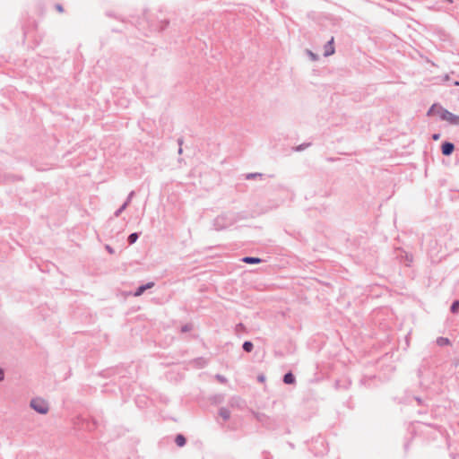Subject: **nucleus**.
<instances>
[{
    "instance_id": "nucleus-1",
    "label": "nucleus",
    "mask_w": 459,
    "mask_h": 459,
    "mask_svg": "<svg viewBox=\"0 0 459 459\" xmlns=\"http://www.w3.org/2000/svg\"><path fill=\"white\" fill-rule=\"evenodd\" d=\"M434 114H437L441 120L447 121L450 125L459 126V116L448 111L440 105L433 104L429 108L428 116Z\"/></svg>"
},
{
    "instance_id": "nucleus-2",
    "label": "nucleus",
    "mask_w": 459,
    "mask_h": 459,
    "mask_svg": "<svg viewBox=\"0 0 459 459\" xmlns=\"http://www.w3.org/2000/svg\"><path fill=\"white\" fill-rule=\"evenodd\" d=\"M236 221L235 217L232 214L223 213L217 216L213 221V227L216 230H222Z\"/></svg>"
},
{
    "instance_id": "nucleus-3",
    "label": "nucleus",
    "mask_w": 459,
    "mask_h": 459,
    "mask_svg": "<svg viewBox=\"0 0 459 459\" xmlns=\"http://www.w3.org/2000/svg\"><path fill=\"white\" fill-rule=\"evenodd\" d=\"M30 406L40 414H47L49 407L48 403L42 398H33L30 403Z\"/></svg>"
},
{
    "instance_id": "nucleus-4",
    "label": "nucleus",
    "mask_w": 459,
    "mask_h": 459,
    "mask_svg": "<svg viewBox=\"0 0 459 459\" xmlns=\"http://www.w3.org/2000/svg\"><path fill=\"white\" fill-rule=\"evenodd\" d=\"M455 151V144L451 142H444L441 145L442 154L450 156Z\"/></svg>"
},
{
    "instance_id": "nucleus-5",
    "label": "nucleus",
    "mask_w": 459,
    "mask_h": 459,
    "mask_svg": "<svg viewBox=\"0 0 459 459\" xmlns=\"http://www.w3.org/2000/svg\"><path fill=\"white\" fill-rule=\"evenodd\" d=\"M334 53V47H333V38H332L325 45V56H329Z\"/></svg>"
},
{
    "instance_id": "nucleus-6",
    "label": "nucleus",
    "mask_w": 459,
    "mask_h": 459,
    "mask_svg": "<svg viewBox=\"0 0 459 459\" xmlns=\"http://www.w3.org/2000/svg\"><path fill=\"white\" fill-rule=\"evenodd\" d=\"M153 286H154V282H148V283H146V284L141 285V286H139V287L136 289V290H135V292H134V295L135 297H139V296H141L142 294H143V292H144L146 290L151 289V288H152Z\"/></svg>"
},
{
    "instance_id": "nucleus-7",
    "label": "nucleus",
    "mask_w": 459,
    "mask_h": 459,
    "mask_svg": "<svg viewBox=\"0 0 459 459\" xmlns=\"http://www.w3.org/2000/svg\"><path fill=\"white\" fill-rule=\"evenodd\" d=\"M296 381L295 376L291 372H288L283 376V382L286 385H292Z\"/></svg>"
},
{
    "instance_id": "nucleus-8",
    "label": "nucleus",
    "mask_w": 459,
    "mask_h": 459,
    "mask_svg": "<svg viewBox=\"0 0 459 459\" xmlns=\"http://www.w3.org/2000/svg\"><path fill=\"white\" fill-rule=\"evenodd\" d=\"M242 261L246 264H259L262 260L258 257L245 256L242 258Z\"/></svg>"
},
{
    "instance_id": "nucleus-9",
    "label": "nucleus",
    "mask_w": 459,
    "mask_h": 459,
    "mask_svg": "<svg viewBox=\"0 0 459 459\" xmlns=\"http://www.w3.org/2000/svg\"><path fill=\"white\" fill-rule=\"evenodd\" d=\"M219 415L224 420H228L230 417V411L227 408L221 407L219 410Z\"/></svg>"
},
{
    "instance_id": "nucleus-10",
    "label": "nucleus",
    "mask_w": 459,
    "mask_h": 459,
    "mask_svg": "<svg viewBox=\"0 0 459 459\" xmlns=\"http://www.w3.org/2000/svg\"><path fill=\"white\" fill-rule=\"evenodd\" d=\"M175 442L178 446H184L186 443V437L182 434H178L175 438Z\"/></svg>"
},
{
    "instance_id": "nucleus-11",
    "label": "nucleus",
    "mask_w": 459,
    "mask_h": 459,
    "mask_svg": "<svg viewBox=\"0 0 459 459\" xmlns=\"http://www.w3.org/2000/svg\"><path fill=\"white\" fill-rule=\"evenodd\" d=\"M242 348L246 352H251L254 349V344L250 341H246L244 342Z\"/></svg>"
},
{
    "instance_id": "nucleus-12",
    "label": "nucleus",
    "mask_w": 459,
    "mask_h": 459,
    "mask_svg": "<svg viewBox=\"0 0 459 459\" xmlns=\"http://www.w3.org/2000/svg\"><path fill=\"white\" fill-rule=\"evenodd\" d=\"M139 236H140V233H138V232L131 233V234L128 236V238H127V241H128V243H129L130 245H132V244L135 243V242L137 241V239H138Z\"/></svg>"
},
{
    "instance_id": "nucleus-13",
    "label": "nucleus",
    "mask_w": 459,
    "mask_h": 459,
    "mask_svg": "<svg viewBox=\"0 0 459 459\" xmlns=\"http://www.w3.org/2000/svg\"><path fill=\"white\" fill-rule=\"evenodd\" d=\"M437 345L439 346H445V345H448L450 344V341L448 338H445V337H438L437 339Z\"/></svg>"
},
{
    "instance_id": "nucleus-14",
    "label": "nucleus",
    "mask_w": 459,
    "mask_h": 459,
    "mask_svg": "<svg viewBox=\"0 0 459 459\" xmlns=\"http://www.w3.org/2000/svg\"><path fill=\"white\" fill-rule=\"evenodd\" d=\"M450 310L453 314H456L459 312V300H455L452 303Z\"/></svg>"
},
{
    "instance_id": "nucleus-15",
    "label": "nucleus",
    "mask_w": 459,
    "mask_h": 459,
    "mask_svg": "<svg viewBox=\"0 0 459 459\" xmlns=\"http://www.w3.org/2000/svg\"><path fill=\"white\" fill-rule=\"evenodd\" d=\"M127 208V204H123L114 213L115 217H119L120 214Z\"/></svg>"
},
{
    "instance_id": "nucleus-16",
    "label": "nucleus",
    "mask_w": 459,
    "mask_h": 459,
    "mask_svg": "<svg viewBox=\"0 0 459 459\" xmlns=\"http://www.w3.org/2000/svg\"><path fill=\"white\" fill-rule=\"evenodd\" d=\"M262 177H263V174H261V173H248L246 175V179L250 180V179H255L256 178H262Z\"/></svg>"
},
{
    "instance_id": "nucleus-17",
    "label": "nucleus",
    "mask_w": 459,
    "mask_h": 459,
    "mask_svg": "<svg viewBox=\"0 0 459 459\" xmlns=\"http://www.w3.org/2000/svg\"><path fill=\"white\" fill-rule=\"evenodd\" d=\"M193 329V325L191 324H186L181 327L182 333L190 332Z\"/></svg>"
},
{
    "instance_id": "nucleus-18",
    "label": "nucleus",
    "mask_w": 459,
    "mask_h": 459,
    "mask_svg": "<svg viewBox=\"0 0 459 459\" xmlns=\"http://www.w3.org/2000/svg\"><path fill=\"white\" fill-rule=\"evenodd\" d=\"M310 143H302L296 147L297 152L304 151L307 147H308Z\"/></svg>"
},
{
    "instance_id": "nucleus-19",
    "label": "nucleus",
    "mask_w": 459,
    "mask_h": 459,
    "mask_svg": "<svg viewBox=\"0 0 459 459\" xmlns=\"http://www.w3.org/2000/svg\"><path fill=\"white\" fill-rule=\"evenodd\" d=\"M134 191H131L126 200V202L124 204H127V206L130 204L131 201H132V198L134 197Z\"/></svg>"
},
{
    "instance_id": "nucleus-20",
    "label": "nucleus",
    "mask_w": 459,
    "mask_h": 459,
    "mask_svg": "<svg viewBox=\"0 0 459 459\" xmlns=\"http://www.w3.org/2000/svg\"><path fill=\"white\" fill-rule=\"evenodd\" d=\"M216 378L221 382V383H226L227 379L224 376H221V375H219L217 374L216 375Z\"/></svg>"
},
{
    "instance_id": "nucleus-21",
    "label": "nucleus",
    "mask_w": 459,
    "mask_h": 459,
    "mask_svg": "<svg viewBox=\"0 0 459 459\" xmlns=\"http://www.w3.org/2000/svg\"><path fill=\"white\" fill-rule=\"evenodd\" d=\"M245 329V326L242 323H239L236 325V332H239L241 330H244Z\"/></svg>"
},
{
    "instance_id": "nucleus-22",
    "label": "nucleus",
    "mask_w": 459,
    "mask_h": 459,
    "mask_svg": "<svg viewBox=\"0 0 459 459\" xmlns=\"http://www.w3.org/2000/svg\"><path fill=\"white\" fill-rule=\"evenodd\" d=\"M4 378V370L0 368V382L3 381Z\"/></svg>"
},
{
    "instance_id": "nucleus-23",
    "label": "nucleus",
    "mask_w": 459,
    "mask_h": 459,
    "mask_svg": "<svg viewBox=\"0 0 459 459\" xmlns=\"http://www.w3.org/2000/svg\"><path fill=\"white\" fill-rule=\"evenodd\" d=\"M439 137H440V134H434L432 135V139H433V140H435V141L438 140V139H439Z\"/></svg>"
},
{
    "instance_id": "nucleus-24",
    "label": "nucleus",
    "mask_w": 459,
    "mask_h": 459,
    "mask_svg": "<svg viewBox=\"0 0 459 459\" xmlns=\"http://www.w3.org/2000/svg\"><path fill=\"white\" fill-rule=\"evenodd\" d=\"M106 249H107V250H108V253H110V254H113V253H114L113 248H112V247H110L109 246H107V247H106Z\"/></svg>"
},
{
    "instance_id": "nucleus-25",
    "label": "nucleus",
    "mask_w": 459,
    "mask_h": 459,
    "mask_svg": "<svg viewBox=\"0 0 459 459\" xmlns=\"http://www.w3.org/2000/svg\"><path fill=\"white\" fill-rule=\"evenodd\" d=\"M56 10H57V11H59V12H63V7H62V5H61V4H56Z\"/></svg>"
},
{
    "instance_id": "nucleus-26",
    "label": "nucleus",
    "mask_w": 459,
    "mask_h": 459,
    "mask_svg": "<svg viewBox=\"0 0 459 459\" xmlns=\"http://www.w3.org/2000/svg\"><path fill=\"white\" fill-rule=\"evenodd\" d=\"M178 143L179 147H181V146H182V144H183V139H182V138H179V139L178 140Z\"/></svg>"
},
{
    "instance_id": "nucleus-27",
    "label": "nucleus",
    "mask_w": 459,
    "mask_h": 459,
    "mask_svg": "<svg viewBox=\"0 0 459 459\" xmlns=\"http://www.w3.org/2000/svg\"><path fill=\"white\" fill-rule=\"evenodd\" d=\"M264 379H265L264 376H259L258 377V380L261 381V382L264 381Z\"/></svg>"
},
{
    "instance_id": "nucleus-28",
    "label": "nucleus",
    "mask_w": 459,
    "mask_h": 459,
    "mask_svg": "<svg viewBox=\"0 0 459 459\" xmlns=\"http://www.w3.org/2000/svg\"><path fill=\"white\" fill-rule=\"evenodd\" d=\"M308 53L311 56V57H313V59L316 60V56L311 51H308Z\"/></svg>"
},
{
    "instance_id": "nucleus-29",
    "label": "nucleus",
    "mask_w": 459,
    "mask_h": 459,
    "mask_svg": "<svg viewBox=\"0 0 459 459\" xmlns=\"http://www.w3.org/2000/svg\"><path fill=\"white\" fill-rule=\"evenodd\" d=\"M406 259H407V261H409V262H411V261H412V257H411V256H410V257H409V255H406Z\"/></svg>"
},
{
    "instance_id": "nucleus-30",
    "label": "nucleus",
    "mask_w": 459,
    "mask_h": 459,
    "mask_svg": "<svg viewBox=\"0 0 459 459\" xmlns=\"http://www.w3.org/2000/svg\"><path fill=\"white\" fill-rule=\"evenodd\" d=\"M178 153H179V154H180V153H182V147H179V149H178Z\"/></svg>"
},
{
    "instance_id": "nucleus-31",
    "label": "nucleus",
    "mask_w": 459,
    "mask_h": 459,
    "mask_svg": "<svg viewBox=\"0 0 459 459\" xmlns=\"http://www.w3.org/2000/svg\"><path fill=\"white\" fill-rule=\"evenodd\" d=\"M455 85L459 86V82L458 81L455 82Z\"/></svg>"
}]
</instances>
